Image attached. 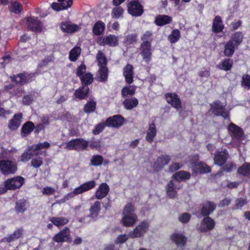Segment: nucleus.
I'll return each mask as SVG.
<instances>
[{
	"label": "nucleus",
	"mask_w": 250,
	"mask_h": 250,
	"mask_svg": "<svg viewBox=\"0 0 250 250\" xmlns=\"http://www.w3.org/2000/svg\"><path fill=\"white\" fill-rule=\"evenodd\" d=\"M215 224L213 219L207 216L202 220L198 229L202 232H205L212 230L214 228Z\"/></svg>",
	"instance_id": "12"
},
{
	"label": "nucleus",
	"mask_w": 250,
	"mask_h": 250,
	"mask_svg": "<svg viewBox=\"0 0 250 250\" xmlns=\"http://www.w3.org/2000/svg\"><path fill=\"white\" fill-rule=\"evenodd\" d=\"M23 230L22 228H18L12 234L5 237L4 239L8 243L13 242L19 238L21 236Z\"/></svg>",
	"instance_id": "39"
},
{
	"label": "nucleus",
	"mask_w": 250,
	"mask_h": 250,
	"mask_svg": "<svg viewBox=\"0 0 250 250\" xmlns=\"http://www.w3.org/2000/svg\"><path fill=\"white\" fill-rule=\"evenodd\" d=\"M123 104L126 109L131 110L137 106L138 101L135 97L128 98L124 100Z\"/></svg>",
	"instance_id": "35"
},
{
	"label": "nucleus",
	"mask_w": 250,
	"mask_h": 250,
	"mask_svg": "<svg viewBox=\"0 0 250 250\" xmlns=\"http://www.w3.org/2000/svg\"><path fill=\"white\" fill-rule=\"evenodd\" d=\"M153 34L151 31H147L142 35L141 40L142 41L141 45H151L153 41Z\"/></svg>",
	"instance_id": "40"
},
{
	"label": "nucleus",
	"mask_w": 250,
	"mask_h": 250,
	"mask_svg": "<svg viewBox=\"0 0 250 250\" xmlns=\"http://www.w3.org/2000/svg\"><path fill=\"white\" fill-rule=\"evenodd\" d=\"M61 29L63 32L71 33L79 30L80 27L79 25L70 22H64L61 23Z\"/></svg>",
	"instance_id": "21"
},
{
	"label": "nucleus",
	"mask_w": 250,
	"mask_h": 250,
	"mask_svg": "<svg viewBox=\"0 0 250 250\" xmlns=\"http://www.w3.org/2000/svg\"><path fill=\"white\" fill-rule=\"evenodd\" d=\"M180 37V32L178 29L173 30L171 33L168 36V40L172 43L177 42Z\"/></svg>",
	"instance_id": "55"
},
{
	"label": "nucleus",
	"mask_w": 250,
	"mask_h": 250,
	"mask_svg": "<svg viewBox=\"0 0 250 250\" xmlns=\"http://www.w3.org/2000/svg\"><path fill=\"white\" fill-rule=\"evenodd\" d=\"M247 203V202L246 200L240 198H237L235 200V207L233 208L234 209H240L242 207H243L244 205H245Z\"/></svg>",
	"instance_id": "62"
},
{
	"label": "nucleus",
	"mask_w": 250,
	"mask_h": 250,
	"mask_svg": "<svg viewBox=\"0 0 250 250\" xmlns=\"http://www.w3.org/2000/svg\"><path fill=\"white\" fill-rule=\"evenodd\" d=\"M134 207L131 203H127L124 208L123 211V215L136 214L134 213Z\"/></svg>",
	"instance_id": "59"
},
{
	"label": "nucleus",
	"mask_w": 250,
	"mask_h": 250,
	"mask_svg": "<svg viewBox=\"0 0 250 250\" xmlns=\"http://www.w3.org/2000/svg\"><path fill=\"white\" fill-rule=\"evenodd\" d=\"M237 172L244 176H250V163H244L241 167L238 168Z\"/></svg>",
	"instance_id": "41"
},
{
	"label": "nucleus",
	"mask_w": 250,
	"mask_h": 250,
	"mask_svg": "<svg viewBox=\"0 0 250 250\" xmlns=\"http://www.w3.org/2000/svg\"><path fill=\"white\" fill-rule=\"evenodd\" d=\"M35 99L36 97L34 93H30L23 97L22 103L24 105H29L32 103Z\"/></svg>",
	"instance_id": "57"
},
{
	"label": "nucleus",
	"mask_w": 250,
	"mask_h": 250,
	"mask_svg": "<svg viewBox=\"0 0 250 250\" xmlns=\"http://www.w3.org/2000/svg\"><path fill=\"white\" fill-rule=\"evenodd\" d=\"M228 128L232 138V143L237 146H239L245 138L243 130L232 123L229 125Z\"/></svg>",
	"instance_id": "1"
},
{
	"label": "nucleus",
	"mask_w": 250,
	"mask_h": 250,
	"mask_svg": "<svg viewBox=\"0 0 250 250\" xmlns=\"http://www.w3.org/2000/svg\"><path fill=\"white\" fill-rule=\"evenodd\" d=\"M105 25L101 21L96 22L93 27V32L97 36L100 35L104 30Z\"/></svg>",
	"instance_id": "44"
},
{
	"label": "nucleus",
	"mask_w": 250,
	"mask_h": 250,
	"mask_svg": "<svg viewBox=\"0 0 250 250\" xmlns=\"http://www.w3.org/2000/svg\"><path fill=\"white\" fill-rule=\"evenodd\" d=\"M123 74L126 82L129 84L132 83L133 81V66L130 64L126 65L123 69Z\"/></svg>",
	"instance_id": "22"
},
{
	"label": "nucleus",
	"mask_w": 250,
	"mask_h": 250,
	"mask_svg": "<svg viewBox=\"0 0 250 250\" xmlns=\"http://www.w3.org/2000/svg\"><path fill=\"white\" fill-rule=\"evenodd\" d=\"M34 128L35 125L32 122L30 121L26 122L21 128V135L22 137L27 136L34 130Z\"/></svg>",
	"instance_id": "36"
},
{
	"label": "nucleus",
	"mask_w": 250,
	"mask_h": 250,
	"mask_svg": "<svg viewBox=\"0 0 250 250\" xmlns=\"http://www.w3.org/2000/svg\"><path fill=\"white\" fill-rule=\"evenodd\" d=\"M102 202L100 201H95L89 208L90 214L89 217L93 220H95L99 213L101 209V205Z\"/></svg>",
	"instance_id": "23"
},
{
	"label": "nucleus",
	"mask_w": 250,
	"mask_h": 250,
	"mask_svg": "<svg viewBox=\"0 0 250 250\" xmlns=\"http://www.w3.org/2000/svg\"><path fill=\"white\" fill-rule=\"evenodd\" d=\"M89 90L88 86L82 85L75 91L74 95L80 100L84 99L87 97Z\"/></svg>",
	"instance_id": "27"
},
{
	"label": "nucleus",
	"mask_w": 250,
	"mask_h": 250,
	"mask_svg": "<svg viewBox=\"0 0 250 250\" xmlns=\"http://www.w3.org/2000/svg\"><path fill=\"white\" fill-rule=\"evenodd\" d=\"M124 13V10L121 6H117L113 8L111 12V16L114 19H119L122 17Z\"/></svg>",
	"instance_id": "51"
},
{
	"label": "nucleus",
	"mask_w": 250,
	"mask_h": 250,
	"mask_svg": "<svg viewBox=\"0 0 250 250\" xmlns=\"http://www.w3.org/2000/svg\"><path fill=\"white\" fill-rule=\"evenodd\" d=\"M17 170V164L9 160H0V170L4 175L14 174Z\"/></svg>",
	"instance_id": "3"
},
{
	"label": "nucleus",
	"mask_w": 250,
	"mask_h": 250,
	"mask_svg": "<svg viewBox=\"0 0 250 250\" xmlns=\"http://www.w3.org/2000/svg\"><path fill=\"white\" fill-rule=\"evenodd\" d=\"M99 73L100 75L99 81L102 82L106 81L108 76V70L107 67H100Z\"/></svg>",
	"instance_id": "54"
},
{
	"label": "nucleus",
	"mask_w": 250,
	"mask_h": 250,
	"mask_svg": "<svg viewBox=\"0 0 250 250\" xmlns=\"http://www.w3.org/2000/svg\"><path fill=\"white\" fill-rule=\"evenodd\" d=\"M34 149V151L39 152V151L43 148H47L50 146V144L47 142H44L42 143H39L31 146Z\"/></svg>",
	"instance_id": "60"
},
{
	"label": "nucleus",
	"mask_w": 250,
	"mask_h": 250,
	"mask_svg": "<svg viewBox=\"0 0 250 250\" xmlns=\"http://www.w3.org/2000/svg\"><path fill=\"white\" fill-rule=\"evenodd\" d=\"M96 185V182L94 180L89 181L83 184L79 187H77L78 189L77 190H79L80 194H81L94 188Z\"/></svg>",
	"instance_id": "33"
},
{
	"label": "nucleus",
	"mask_w": 250,
	"mask_h": 250,
	"mask_svg": "<svg viewBox=\"0 0 250 250\" xmlns=\"http://www.w3.org/2000/svg\"><path fill=\"white\" fill-rule=\"evenodd\" d=\"M156 135V128L154 123L149 125L148 130L146 132V140L149 143H151L154 138Z\"/></svg>",
	"instance_id": "34"
},
{
	"label": "nucleus",
	"mask_w": 250,
	"mask_h": 250,
	"mask_svg": "<svg viewBox=\"0 0 250 250\" xmlns=\"http://www.w3.org/2000/svg\"><path fill=\"white\" fill-rule=\"evenodd\" d=\"M151 45H140V54L143 57V60L147 63H148L151 60Z\"/></svg>",
	"instance_id": "13"
},
{
	"label": "nucleus",
	"mask_w": 250,
	"mask_h": 250,
	"mask_svg": "<svg viewBox=\"0 0 250 250\" xmlns=\"http://www.w3.org/2000/svg\"><path fill=\"white\" fill-rule=\"evenodd\" d=\"M97 42L100 45H107L109 46H116L119 44V37L114 35L110 34L106 37H100Z\"/></svg>",
	"instance_id": "8"
},
{
	"label": "nucleus",
	"mask_w": 250,
	"mask_h": 250,
	"mask_svg": "<svg viewBox=\"0 0 250 250\" xmlns=\"http://www.w3.org/2000/svg\"><path fill=\"white\" fill-rule=\"evenodd\" d=\"M191 217L190 214L188 213H184L179 216V220L182 223H188Z\"/></svg>",
	"instance_id": "63"
},
{
	"label": "nucleus",
	"mask_w": 250,
	"mask_h": 250,
	"mask_svg": "<svg viewBox=\"0 0 250 250\" xmlns=\"http://www.w3.org/2000/svg\"><path fill=\"white\" fill-rule=\"evenodd\" d=\"M224 29V25L221 18L219 16H216L213 21L212 31L213 32L218 33L221 32Z\"/></svg>",
	"instance_id": "29"
},
{
	"label": "nucleus",
	"mask_w": 250,
	"mask_h": 250,
	"mask_svg": "<svg viewBox=\"0 0 250 250\" xmlns=\"http://www.w3.org/2000/svg\"><path fill=\"white\" fill-rule=\"evenodd\" d=\"M210 110L216 116H221L225 119H229V112L226 110L225 106L220 101H216L211 104Z\"/></svg>",
	"instance_id": "5"
},
{
	"label": "nucleus",
	"mask_w": 250,
	"mask_h": 250,
	"mask_svg": "<svg viewBox=\"0 0 250 250\" xmlns=\"http://www.w3.org/2000/svg\"><path fill=\"white\" fill-rule=\"evenodd\" d=\"M229 156V153L226 149L221 148L216 151L214 156V164L222 166L227 162Z\"/></svg>",
	"instance_id": "9"
},
{
	"label": "nucleus",
	"mask_w": 250,
	"mask_h": 250,
	"mask_svg": "<svg viewBox=\"0 0 250 250\" xmlns=\"http://www.w3.org/2000/svg\"><path fill=\"white\" fill-rule=\"evenodd\" d=\"M149 224L146 221L140 223L134 229L128 234L130 238H138L143 236L147 231Z\"/></svg>",
	"instance_id": "6"
},
{
	"label": "nucleus",
	"mask_w": 250,
	"mask_h": 250,
	"mask_svg": "<svg viewBox=\"0 0 250 250\" xmlns=\"http://www.w3.org/2000/svg\"><path fill=\"white\" fill-rule=\"evenodd\" d=\"M171 160L170 157L168 155H162L158 157L154 163V166L157 168H163L168 164Z\"/></svg>",
	"instance_id": "31"
},
{
	"label": "nucleus",
	"mask_w": 250,
	"mask_h": 250,
	"mask_svg": "<svg viewBox=\"0 0 250 250\" xmlns=\"http://www.w3.org/2000/svg\"><path fill=\"white\" fill-rule=\"evenodd\" d=\"M238 46L231 41H229L225 45L224 54L227 57L232 56Z\"/></svg>",
	"instance_id": "30"
},
{
	"label": "nucleus",
	"mask_w": 250,
	"mask_h": 250,
	"mask_svg": "<svg viewBox=\"0 0 250 250\" xmlns=\"http://www.w3.org/2000/svg\"><path fill=\"white\" fill-rule=\"evenodd\" d=\"M41 154L39 152L34 151V149L32 146H29L25 149L24 152L21 156L20 161L22 162H28L34 156H38Z\"/></svg>",
	"instance_id": "20"
},
{
	"label": "nucleus",
	"mask_w": 250,
	"mask_h": 250,
	"mask_svg": "<svg viewBox=\"0 0 250 250\" xmlns=\"http://www.w3.org/2000/svg\"><path fill=\"white\" fill-rule=\"evenodd\" d=\"M96 59L99 67H106L107 61L106 57L101 51H99L97 54Z\"/></svg>",
	"instance_id": "45"
},
{
	"label": "nucleus",
	"mask_w": 250,
	"mask_h": 250,
	"mask_svg": "<svg viewBox=\"0 0 250 250\" xmlns=\"http://www.w3.org/2000/svg\"><path fill=\"white\" fill-rule=\"evenodd\" d=\"M28 29L33 32H40L42 30V23L38 18L30 17L27 18Z\"/></svg>",
	"instance_id": "15"
},
{
	"label": "nucleus",
	"mask_w": 250,
	"mask_h": 250,
	"mask_svg": "<svg viewBox=\"0 0 250 250\" xmlns=\"http://www.w3.org/2000/svg\"><path fill=\"white\" fill-rule=\"evenodd\" d=\"M216 208L215 204L211 201H206L202 204L201 213L204 216H208Z\"/></svg>",
	"instance_id": "19"
},
{
	"label": "nucleus",
	"mask_w": 250,
	"mask_h": 250,
	"mask_svg": "<svg viewBox=\"0 0 250 250\" xmlns=\"http://www.w3.org/2000/svg\"><path fill=\"white\" fill-rule=\"evenodd\" d=\"M233 64V61L230 59H225L222 62L218 65L220 69L224 70L226 71L231 69Z\"/></svg>",
	"instance_id": "42"
},
{
	"label": "nucleus",
	"mask_w": 250,
	"mask_h": 250,
	"mask_svg": "<svg viewBox=\"0 0 250 250\" xmlns=\"http://www.w3.org/2000/svg\"><path fill=\"white\" fill-rule=\"evenodd\" d=\"M167 102L177 109L181 108V102L178 96L174 93H168L165 94Z\"/></svg>",
	"instance_id": "14"
},
{
	"label": "nucleus",
	"mask_w": 250,
	"mask_h": 250,
	"mask_svg": "<svg viewBox=\"0 0 250 250\" xmlns=\"http://www.w3.org/2000/svg\"><path fill=\"white\" fill-rule=\"evenodd\" d=\"M109 191V187L105 183H103L99 185L95 193V197L98 200L104 198Z\"/></svg>",
	"instance_id": "17"
},
{
	"label": "nucleus",
	"mask_w": 250,
	"mask_h": 250,
	"mask_svg": "<svg viewBox=\"0 0 250 250\" xmlns=\"http://www.w3.org/2000/svg\"><path fill=\"white\" fill-rule=\"evenodd\" d=\"M102 139H96L95 138H92L89 141V146L92 149H96L99 150L102 147Z\"/></svg>",
	"instance_id": "49"
},
{
	"label": "nucleus",
	"mask_w": 250,
	"mask_h": 250,
	"mask_svg": "<svg viewBox=\"0 0 250 250\" xmlns=\"http://www.w3.org/2000/svg\"><path fill=\"white\" fill-rule=\"evenodd\" d=\"M124 118L120 115H116L108 118L105 121V125L110 127H119L124 123Z\"/></svg>",
	"instance_id": "16"
},
{
	"label": "nucleus",
	"mask_w": 250,
	"mask_h": 250,
	"mask_svg": "<svg viewBox=\"0 0 250 250\" xmlns=\"http://www.w3.org/2000/svg\"><path fill=\"white\" fill-rule=\"evenodd\" d=\"M138 220L136 214L124 215L122 223L125 227H131L135 224Z\"/></svg>",
	"instance_id": "28"
},
{
	"label": "nucleus",
	"mask_w": 250,
	"mask_h": 250,
	"mask_svg": "<svg viewBox=\"0 0 250 250\" xmlns=\"http://www.w3.org/2000/svg\"><path fill=\"white\" fill-rule=\"evenodd\" d=\"M172 240L178 246H184L187 241V238L182 234L174 233L171 236Z\"/></svg>",
	"instance_id": "32"
},
{
	"label": "nucleus",
	"mask_w": 250,
	"mask_h": 250,
	"mask_svg": "<svg viewBox=\"0 0 250 250\" xmlns=\"http://www.w3.org/2000/svg\"><path fill=\"white\" fill-rule=\"evenodd\" d=\"M37 157L33 158L31 161V166L34 168H39L43 164L42 158L41 157L36 156Z\"/></svg>",
	"instance_id": "58"
},
{
	"label": "nucleus",
	"mask_w": 250,
	"mask_h": 250,
	"mask_svg": "<svg viewBox=\"0 0 250 250\" xmlns=\"http://www.w3.org/2000/svg\"><path fill=\"white\" fill-rule=\"evenodd\" d=\"M171 21V17L165 15H159L155 18V23L158 26H162L170 23Z\"/></svg>",
	"instance_id": "25"
},
{
	"label": "nucleus",
	"mask_w": 250,
	"mask_h": 250,
	"mask_svg": "<svg viewBox=\"0 0 250 250\" xmlns=\"http://www.w3.org/2000/svg\"><path fill=\"white\" fill-rule=\"evenodd\" d=\"M96 107V102L93 100L88 102L84 107V111L90 113L95 111Z\"/></svg>",
	"instance_id": "52"
},
{
	"label": "nucleus",
	"mask_w": 250,
	"mask_h": 250,
	"mask_svg": "<svg viewBox=\"0 0 250 250\" xmlns=\"http://www.w3.org/2000/svg\"><path fill=\"white\" fill-rule=\"evenodd\" d=\"M24 178L17 176L11 178H8L4 183V186L7 190H15L21 188L24 183Z\"/></svg>",
	"instance_id": "4"
},
{
	"label": "nucleus",
	"mask_w": 250,
	"mask_h": 250,
	"mask_svg": "<svg viewBox=\"0 0 250 250\" xmlns=\"http://www.w3.org/2000/svg\"><path fill=\"white\" fill-rule=\"evenodd\" d=\"M243 35L242 32H235L231 39L229 41H231L234 44L238 46L242 42Z\"/></svg>",
	"instance_id": "50"
},
{
	"label": "nucleus",
	"mask_w": 250,
	"mask_h": 250,
	"mask_svg": "<svg viewBox=\"0 0 250 250\" xmlns=\"http://www.w3.org/2000/svg\"><path fill=\"white\" fill-rule=\"evenodd\" d=\"M136 90V86L133 85L126 86L123 88L121 94L123 97L125 98L128 96H133Z\"/></svg>",
	"instance_id": "43"
},
{
	"label": "nucleus",
	"mask_w": 250,
	"mask_h": 250,
	"mask_svg": "<svg viewBox=\"0 0 250 250\" xmlns=\"http://www.w3.org/2000/svg\"><path fill=\"white\" fill-rule=\"evenodd\" d=\"M128 13L132 16L139 17L144 13L143 7L138 0H132L127 5Z\"/></svg>",
	"instance_id": "7"
},
{
	"label": "nucleus",
	"mask_w": 250,
	"mask_h": 250,
	"mask_svg": "<svg viewBox=\"0 0 250 250\" xmlns=\"http://www.w3.org/2000/svg\"><path fill=\"white\" fill-rule=\"evenodd\" d=\"M86 72V66L84 64H81L77 68L76 75L78 77L81 78Z\"/></svg>",
	"instance_id": "64"
},
{
	"label": "nucleus",
	"mask_w": 250,
	"mask_h": 250,
	"mask_svg": "<svg viewBox=\"0 0 250 250\" xmlns=\"http://www.w3.org/2000/svg\"><path fill=\"white\" fill-rule=\"evenodd\" d=\"M35 75L34 73H21L11 77L13 81L21 85H23L32 81Z\"/></svg>",
	"instance_id": "11"
},
{
	"label": "nucleus",
	"mask_w": 250,
	"mask_h": 250,
	"mask_svg": "<svg viewBox=\"0 0 250 250\" xmlns=\"http://www.w3.org/2000/svg\"><path fill=\"white\" fill-rule=\"evenodd\" d=\"M27 203L24 199H21L16 202L15 210L17 213H23L27 210Z\"/></svg>",
	"instance_id": "38"
},
{
	"label": "nucleus",
	"mask_w": 250,
	"mask_h": 250,
	"mask_svg": "<svg viewBox=\"0 0 250 250\" xmlns=\"http://www.w3.org/2000/svg\"><path fill=\"white\" fill-rule=\"evenodd\" d=\"M88 142L83 138L73 139L66 143V148L69 150L81 151L86 150Z\"/></svg>",
	"instance_id": "2"
},
{
	"label": "nucleus",
	"mask_w": 250,
	"mask_h": 250,
	"mask_svg": "<svg viewBox=\"0 0 250 250\" xmlns=\"http://www.w3.org/2000/svg\"><path fill=\"white\" fill-rule=\"evenodd\" d=\"M49 221L55 226L60 228L66 225L69 222V219L65 217H51Z\"/></svg>",
	"instance_id": "26"
},
{
	"label": "nucleus",
	"mask_w": 250,
	"mask_h": 250,
	"mask_svg": "<svg viewBox=\"0 0 250 250\" xmlns=\"http://www.w3.org/2000/svg\"><path fill=\"white\" fill-rule=\"evenodd\" d=\"M241 85L242 87L250 89V76L249 75H244L243 76L241 81Z\"/></svg>",
	"instance_id": "61"
},
{
	"label": "nucleus",
	"mask_w": 250,
	"mask_h": 250,
	"mask_svg": "<svg viewBox=\"0 0 250 250\" xmlns=\"http://www.w3.org/2000/svg\"><path fill=\"white\" fill-rule=\"evenodd\" d=\"M81 49L79 47L73 48L70 52L69 58L70 61L74 62L77 60L81 53Z\"/></svg>",
	"instance_id": "53"
},
{
	"label": "nucleus",
	"mask_w": 250,
	"mask_h": 250,
	"mask_svg": "<svg viewBox=\"0 0 250 250\" xmlns=\"http://www.w3.org/2000/svg\"><path fill=\"white\" fill-rule=\"evenodd\" d=\"M104 158L100 155H96L92 156L90 160V164L92 166H101L103 162Z\"/></svg>",
	"instance_id": "56"
},
{
	"label": "nucleus",
	"mask_w": 250,
	"mask_h": 250,
	"mask_svg": "<svg viewBox=\"0 0 250 250\" xmlns=\"http://www.w3.org/2000/svg\"><path fill=\"white\" fill-rule=\"evenodd\" d=\"M9 10L15 14H18L22 10V6L16 1H12L9 6Z\"/></svg>",
	"instance_id": "47"
},
{
	"label": "nucleus",
	"mask_w": 250,
	"mask_h": 250,
	"mask_svg": "<svg viewBox=\"0 0 250 250\" xmlns=\"http://www.w3.org/2000/svg\"><path fill=\"white\" fill-rule=\"evenodd\" d=\"M22 114L17 113L14 115L13 118L9 121L8 126L11 130L17 129L21 124Z\"/></svg>",
	"instance_id": "24"
},
{
	"label": "nucleus",
	"mask_w": 250,
	"mask_h": 250,
	"mask_svg": "<svg viewBox=\"0 0 250 250\" xmlns=\"http://www.w3.org/2000/svg\"><path fill=\"white\" fill-rule=\"evenodd\" d=\"M181 188L180 186L177 185L173 181L171 180L166 186L167 195L170 198H174L177 194V190Z\"/></svg>",
	"instance_id": "18"
},
{
	"label": "nucleus",
	"mask_w": 250,
	"mask_h": 250,
	"mask_svg": "<svg viewBox=\"0 0 250 250\" xmlns=\"http://www.w3.org/2000/svg\"><path fill=\"white\" fill-rule=\"evenodd\" d=\"M53 240L57 243L70 241L71 240V235L69 229L65 227L54 236Z\"/></svg>",
	"instance_id": "10"
},
{
	"label": "nucleus",
	"mask_w": 250,
	"mask_h": 250,
	"mask_svg": "<svg viewBox=\"0 0 250 250\" xmlns=\"http://www.w3.org/2000/svg\"><path fill=\"white\" fill-rule=\"evenodd\" d=\"M82 85L87 86L93 81V75L90 73H87L80 78Z\"/></svg>",
	"instance_id": "46"
},
{
	"label": "nucleus",
	"mask_w": 250,
	"mask_h": 250,
	"mask_svg": "<svg viewBox=\"0 0 250 250\" xmlns=\"http://www.w3.org/2000/svg\"><path fill=\"white\" fill-rule=\"evenodd\" d=\"M190 177V173L184 170L178 171L172 175V178L178 182L189 179Z\"/></svg>",
	"instance_id": "37"
},
{
	"label": "nucleus",
	"mask_w": 250,
	"mask_h": 250,
	"mask_svg": "<svg viewBox=\"0 0 250 250\" xmlns=\"http://www.w3.org/2000/svg\"><path fill=\"white\" fill-rule=\"evenodd\" d=\"M138 35L136 33L127 35L124 41V44L125 45L135 44L137 42Z\"/></svg>",
	"instance_id": "48"
}]
</instances>
